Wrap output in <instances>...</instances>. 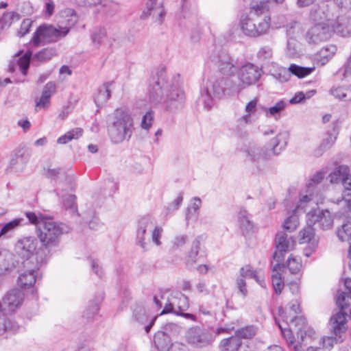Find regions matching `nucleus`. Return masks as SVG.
Masks as SVG:
<instances>
[{
  "mask_svg": "<svg viewBox=\"0 0 351 351\" xmlns=\"http://www.w3.org/2000/svg\"><path fill=\"white\" fill-rule=\"evenodd\" d=\"M261 73V68L247 62L238 69V82L234 81L232 77L210 75L200 90L199 101L208 110L213 106L215 98H220L225 94L239 93L245 88L256 83Z\"/></svg>",
  "mask_w": 351,
  "mask_h": 351,
  "instance_id": "f257e3e1",
  "label": "nucleus"
},
{
  "mask_svg": "<svg viewBox=\"0 0 351 351\" xmlns=\"http://www.w3.org/2000/svg\"><path fill=\"white\" fill-rule=\"evenodd\" d=\"M149 96L152 103L164 102L166 108L173 112L181 109L185 100L184 91L178 85L170 83L163 71L149 80Z\"/></svg>",
  "mask_w": 351,
  "mask_h": 351,
  "instance_id": "f03ea898",
  "label": "nucleus"
},
{
  "mask_svg": "<svg viewBox=\"0 0 351 351\" xmlns=\"http://www.w3.org/2000/svg\"><path fill=\"white\" fill-rule=\"evenodd\" d=\"M68 232V228L63 223L54 221L50 218L41 219L37 228V239L41 243L36 256L40 262H47L51 248L59 245L61 236Z\"/></svg>",
  "mask_w": 351,
  "mask_h": 351,
  "instance_id": "7ed1b4c3",
  "label": "nucleus"
},
{
  "mask_svg": "<svg viewBox=\"0 0 351 351\" xmlns=\"http://www.w3.org/2000/svg\"><path fill=\"white\" fill-rule=\"evenodd\" d=\"M270 22L268 4L260 1L251 5L249 14L241 16L240 25L242 32L246 36L255 38L268 32Z\"/></svg>",
  "mask_w": 351,
  "mask_h": 351,
  "instance_id": "20e7f679",
  "label": "nucleus"
},
{
  "mask_svg": "<svg viewBox=\"0 0 351 351\" xmlns=\"http://www.w3.org/2000/svg\"><path fill=\"white\" fill-rule=\"evenodd\" d=\"M134 119L130 112L117 108L108 117V134L114 144L129 141L134 132Z\"/></svg>",
  "mask_w": 351,
  "mask_h": 351,
  "instance_id": "39448f33",
  "label": "nucleus"
},
{
  "mask_svg": "<svg viewBox=\"0 0 351 351\" xmlns=\"http://www.w3.org/2000/svg\"><path fill=\"white\" fill-rule=\"evenodd\" d=\"M69 33V28H56L50 25H40L34 32L31 43L34 47L42 45L54 43L66 36Z\"/></svg>",
  "mask_w": 351,
  "mask_h": 351,
  "instance_id": "423d86ee",
  "label": "nucleus"
},
{
  "mask_svg": "<svg viewBox=\"0 0 351 351\" xmlns=\"http://www.w3.org/2000/svg\"><path fill=\"white\" fill-rule=\"evenodd\" d=\"M330 326L332 335L324 337L322 339V347L326 349L332 348L334 343L343 341L342 335L346 332L348 328L346 313H337L333 315L330 319Z\"/></svg>",
  "mask_w": 351,
  "mask_h": 351,
  "instance_id": "0eeeda50",
  "label": "nucleus"
},
{
  "mask_svg": "<svg viewBox=\"0 0 351 351\" xmlns=\"http://www.w3.org/2000/svg\"><path fill=\"white\" fill-rule=\"evenodd\" d=\"M245 161L254 171H260L271 159L269 147L259 145H250L245 150Z\"/></svg>",
  "mask_w": 351,
  "mask_h": 351,
  "instance_id": "6e6552de",
  "label": "nucleus"
},
{
  "mask_svg": "<svg viewBox=\"0 0 351 351\" xmlns=\"http://www.w3.org/2000/svg\"><path fill=\"white\" fill-rule=\"evenodd\" d=\"M334 32L333 25L321 22L310 27L304 34L306 42L310 45H317L328 40Z\"/></svg>",
  "mask_w": 351,
  "mask_h": 351,
  "instance_id": "1a4fd4ad",
  "label": "nucleus"
},
{
  "mask_svg": "<svg viewBox=\"0 0 351 351\" xmlns=\"http://www.w3.org/2000/svg\"><path fill=\"white\" fill-rule=\"evenodd\" d=\"M38 240L36 237L29 235L19 238L14 244L16 254L24 261H36Z\"/></svg>",
  "mask_w": 351,
  "mask_h": 351,
  "instance_id": "9d476101",
  "label": "nucleus"
},
{
  "mask_svg": "<svg viewBox=\"0 0 351 351\" xmlns=\"http://www.w3.org/2000/svg\"><path fill=\"white\" fill-rule=\"evenodd\" d=\"M46 262H40L36 255V261H23V269L19 272L17 285L21 288L29 289L34 286L37 279V273L41 265Z\"/></svg>",
  "mask_w": 351,
  "mask_h": 351,
  "instance_id": "9b49d317",
  "label": "nucleus"
},
{
  "mask_svg": "<svg viewBox=\"0 0 351 351\" xmlns=\"http://www.w3.org/2000/svg\"><path fill=\"white\" fill-rule=\"evenodd\" d=\"M334 1H323L311 9L309 19L314 24L326 22L329 23L334 16L333 10L336 9Z\"/></svg>",
  "mask_w": 351,
  "mask_h": 351,
  "instance_id": "f8f14e48",
  "label": "nucleus"
},
{
  "mask_svg": "<svg viewBox=\"0 0 351 351\" xmlns=\"http://www.w3.org/2000/svg\"><path fill=\"white\" fill-rule=\"evenodd\" d=\"M210 60L217 66L219 72L213 75L231 77L236 71V62L226 51H220L211 55Z\"/></svg>",
  "mask_w": 351,
  "mask_h": 351,
  "instance_id": "ddd939ff",
  "label": "nucleus"
},
{
  "mask_svg": "<svg viewBox=\"0 0 351 351\" xmlns=\"http://www.w3.org/2000/svg\"><path fill=\"white\" fill-rule=\"evenodd\" d=\"M189 344L196 348L207 346L213 341V335L206 329L196 326L189 328L186 333Z\"/></svg>",
  "mask_w": 351,
  "mask_h": 351,
  "instance_id": "4468645a",
  "label": "nucleus"
},
{
  "mask_svg": "<svg viewBox=\"0 0 351 351\" xmlns=\"http://www.w3.org/2000/svg\"><path fill=\"white\" fill-rule=\"evenodd\" d=\"M189 306L187 297L182 293H176L168 298L160 315L167 313L181 315L180 313L186 311L189 308Z\"/></svg>",
  "mask_w": 351,
  "mask_h": 351,
  "instance_id": "2eb2a0df",
  "label": "nucleus"
},
{
  "mask_svg": "<svg viewBox=\"0 0 351 351\" xmlns=\"http://www.w3.org/2000/svg\"><path fill=\"white\" fill-rule=\"evenodd\" d=\"M295 245V241L292 237H288V235L283 232H278L276 237V251L274 254V259L277 263L274 265V270L276 269V267L280 266V263L283 259L282 253L287 251L291 250Z\"/></svg>",
  "mask_w": 351,
  "mask_h": 351,
  "instance_id": "dca6fc26",
  "label": "nucleus"
},
{
  "mask_svg": "<svg viewBox=\"0 0 351 351\" xmlns=\"http://www.w3.org/2000/svg\"><path fill=\"white\" fill-rule=\"evenodd\" d=\"M315 69V66L304 67L292 64L288 69L280 67L277 73L273 74V76L280 82H284L289 80L291 73L299 78H302L310 75Z\"/></svg>",
  "mask_w": 351,
  "mask_h": 351,
  "instance_id": "f3484780",
  "label": "nucleus"
},
{
  "mask_svg": "<svg viewBox=\"0 0 351 351\" xmlns=\"http://www.w3.org/2000/svg\"><path fill=\"white\" fill-rule=\"evenodd\" d=\"M306 217L308 224L317 226L323 230L330 229L333 225V219L328 210L311 211Z\"/></svg>",
  "mask_w": 351,
  "mask_h": 351,
  "instance_id": "a211bd4d",
  "label": "nucleus"
},
{
  "mask_svg": "<svg viewBox=\"0 0 351 351\" xmlns=\"http://www.w3.org/2000/svg\"><path fill=\"white\" fill-rule=\"evenodd\" d=\"M154 227V221L151 217H143L138 221L136 241V243L144 250L146 247V237L149 235L148 232H151Z\"/></svg>",
  "mask_w": 351,
  "mask_h": 351,
  "instance_id": "6ab92c4d",
  "label": "nucleus"
},
{
  "mask_svg": "<svg viewBox=\"0 0 351 351\" xmlns=\"http://www.w3.org/2000/svg\"><path fill=\"white\" fill-rule=\"evenodd\" d=\"M24 293L18 289L9 291L3 299L4 309L10 313L14 312L22 304Z\"/></svg>",
  "mask_w": 351,
  "mask_h": 351,
  "instance_id": "aec40b11",
  "label": "nucleus"
},
{
  "mask_svg": "<svg viewBox=\"0 0 351 351\" xmlns=\"http://www.w3.org/2000/svg\"><path fill=\"white\" fill-rule=\"evenodd\" d=\"M332 125V129L328 131L326 136L322 140L319 147L316 150L315 155H321L324 152L332 147L335 143L340 128V123L339 121H333Z\"/></svg>",
  "mask_w": 351,
  "mask_h": 351,
  "instance_id": "412c9836",
  "label": "nucleus"
},
{
  "mask_svg": "<svg viewBox=\"0 0 351 351\" xmlns=\"http://www.w3.org/2000/svg\"><path fill=\"white\" fill-rule=\"evenodd\" d=\"M337 51L336 45H328L320 49L313 55V61L318 66L326 64Z\"/></svg>",
  "mask_w": 351,
  "mask_h": 351,
  "instance_id": "4be33fe9",
  "label": "nucleus"
},
{
  "mask_svg": "<svg viewBox=\"0 0 351 351\" xmlns=\"http://www.w3.org/2000/svg\"><path fill=\"white\" fill-rule=\"evenodd\" d=\"M288 136L287 132H279L274 138L270 140L267 145H265V147H269L271 157L278 155L286 147Z\"/></svg>",
  "mask_w": 351,
  "mask_h": 351,
  "instance_id": "5701e85b",
  "label": "nucleus"
},
{
  "mask_svg": "<svg viewBox=\"0 0 351 351\" xmlns=\"http://www.w3.org/2000/svg\"><path fill=\"white\" fill-rule=\"evenodd\" d=\"M32 56V52L30 50H27L23 56L10 62L8 67L9 71L14 72L16 68H19L23 75H26Z\"/></svg>",
  "mask_w": 351,
  "mask_h": 351,
  "instance_id": "b1692460",
  "label": "nucleus"
},
{
  "mask_svg": "<svg viewBox=\"0 0 351 351\" xmlns=\"http://www.w3.org/2000/svg\"><path fill=\"white\" fill-rule=\"evenodd\" d=\"M152 15L156 21L161 22L165 11L160 3H158L156 0H149L147 3V11H144L141 15L142 19H146L148 16Z\"/></svg>",
  "mask_w": 351,
  "mask_h": 351,
  "instance_id": "393cba45",
  "label": "nucleus"
},
{
  "mask_svg": "<svg viewBox=\"0 0 351 351\" xmlns=\"http://www.w3.org/2000/svg\"><path fill=\"white\" fill-rule=\"evenodd\" d=\"M204 240L203 236L197 237L191 244V247L188 252L186 258V264L188 266H192L196 263L202 256L200 249Z\"/></svg>",
  "mask_w": 351,
  "mask_h": 351,
  "instance_id": "a878e982",
  "label": "nucleus"
},
{
  "mask_svg": "<svg viewBox=\"0 0 351 351\" xmlns=\"http://www.w3.org/2000/svg\"><path fill=\"white\" fill-rule=\"evenodd\" d=\"M15 267L14 255L6 250L0 249V275L10 273Z\"/></svg>",
  "mask_w": 351,
  "mask_h": 351,
  "instance_id": "bb28decb",
  "label": "nucleus"
},
{
  "mask_svg": "<svg viewBox=\"0 0 351 351\" xmlns=\"http://www.w3.org/2000/svg\"><path fill=\"white\" fill-rule=\"evenodd\" d=\"M334 32L343 37L351 36V18L346 16H338Z\"/></svg>",
  "mask_w": 351,
  "mask_h": 351,
  "instance_id": "cd10ccee",
  "label": "nucleus"
},
{
  "mask_svg": "<svg viewBox=\"0 0 351 351\" xmlns=\"http://www.w3.org/2000/svg\"><path fill=\"white\" fill-rule=\"evenodd\" d=\"M313 225H309L300 230L299 233V239L300 243H308L311 248L314 249L318 243V239L316 238L315 230L312 228Z\"/></svg>",
  "mask_w": 351,
  "mask_h": 351,
  "instance_id": "c85d7f7f",
  "label": "nucleus"
},
{
  "mask_svg": "<svg viewBox=\"0 0 351 351\" xmlns=\"http://www.w3.org/2000/svg\"><path fill=\"white\" fill-rule=\"evenodd\" d=\"M257 101L253 99L245 106V110L247 114L243 115L237 120V128H241L252 123L251 114L256 111Z\"/></svg>",
  "mask_w": 351,
  "mask_h": 351,
  "instance_id": "c756f323",
  "label": "nucleus"
},
{
  "mask_svg": "<svg viewBox=\"0 0 351 351\" xmlns=\"http://www.w3.org/2000/svg\"><path fill=\"white\" fill-rule=\"evenodd\" d=\"M60 17L61 21L59 22L62 24L60 27L70 28L75 25L77 21V16L75 11L71 8H66L61 11Z\"/></svg>",
  "mask_w": 351,
  "mask_h": 351,
  "instance_id": "7c9ffc66",
  "label": "nucleus"
},
{
  "mask_svg": "<svg viewBox=\"0 0 351 351\" xmlns=\"http://www.w3.org/2000/svg\"><path fill=\"white\" fill-rule=\"evenodd\" d=\"M112 84V82L105 83L98 88L97 93L95 97V103L97 106H102L109 100L111 96L110 86Z\"/></svg>",
  "mask_w": 351,
  "mask_h": 351,
  "instance_id": "2f4dec72",
  "label": "nucleus"
},
{
  "mask_svg": "<svg viewBox=\"0 0 351 351\" xmlns=\"http://www.w3.org/2000/svg\"><path fill=\"white\" fill-rule=\"evenodd\" d=\"M19 328V325L18 323L11 317L5 315L0 316V335H3L5 332L14 333Z\"/></svg>",
  "mask_w": 351,
  "mask_h": 351,
  "instance_id": "473e14b6",
  "label": "nucleus"
},
{
  "mask_svg": "<svg viewBox=\"0 0 351 351\" xmlns=\"http://www.w3.org/2000/svg\"><path fill=\"white\" fill-rule=\"evenodd\" d=\"M241 346V340L234 335L223 339L220 342L219 349L221 351H238Z\"/></svg>",
  "mask_w": 351,
  "mask_h": 351,
  "instance_id": "72a5a7b5",
  "label": "nucleus"
},
{
  "mask_svg": "<svg viewBox=\"0 0 351 351\" xmlns=\"http://www.w3.org/2000/svg\"><path fill=\"white\" fill-rule=\"evenodd\" d=\"M154 342L159 351H165L171 342V338L166 332L158 331L154 335Z\"/></svg>",
  "mask_w": 351,
  "mask_h": 351,
  "instance_id": "f704fd0d",
  "label": "nucleus"
},
{
  "mask_svg": "<svg viewBox=\"0 0 351 351\" xmlns=\"http://www.w3.org/2000/svg\"><path fill=\"white\" fill-rule=\"evenodd\" d=\"M92 40L98 46L104 45L110 47L112 45V40L108 38L105 29H99L92 35Z\"/></svg>",
  "mask_w": 351,
  "mask_h": 351,
  "instance_id": "c9c22d12",
  "label": "nucleus"
},
{
  "mask_svg": "<svg viewBox=\"0 0 351 351\" xmlns=\"http://www.w3.org/2000/svg\"><path fill=\"white\" fill-rule=\"evenodd\" d=\"M238 221L243 234L250 232L254 227L253 223L249 218L248 213L245 209L241 208L238 215Z\"/></svg>",
  "mask_w": 351,
  "mask_h": 351,
  "instance_id": "e433bc0d",
  "label": "nucleus"
},
{
  "mask_svg": "<svg viewBox=\"0 0 351 351\" xmlns=\"http://www.w3.org/2000/svg\"><path fill=\"white\" fill-rule=\"evenodd\" d=\"M21 16L15 12H5L0 17V29H8L12 24L20 20Z\"/></svg>",
  "mask_w": 351,
  "mask_h": 351,
  "instance_id": "4c0bfd02",
  "label": "nucleus"
},
{
  "mask_svg": "<svg viewBox=\"0 0 351 351\" xmlns=\"http://www.w3.org/2000/svg\"><path fill=\"white\" fill-rule=\"evenodd\" d=\"M29 159V154L25 151H19L10 160V166L12 169L18 170L23 168Z\"/></svg>",
  "mask_w": 351,
  "mask_h": 351,
  "instance_id": "58836bf2",
  "label": "nucleus"
},
{
  "mask_svg": "<svg viewBox=\"0 0 351 351\" xmlns=\"http://www.w3.org/2000/svg\"><path fill=\"white\" fill-rule=\"evenodd\" d=\"M23 219L16 218L3 226L0 230V238L11 236L15 229L23 224Z\"/></svg>",
  "mask_w": 351,
  "mask_h": 351,
  "instance_id": "ea45409f",
  "label": "nucleus"
},
{
  "mask_svg": "<svg viewBox=\"0 0 351 351\" xmlns=\"http://www.w3.org/2000/svg\"><path fill=\"white\" fill-rule=\"evenodd\" d=\"M350 171L348 167L346 165H340L335 168L334 171L330 173L329 178L331 183L341 182L343 178L348 175Z\"/></svg>",
  "mask_w": 351,
  "mask_h": 351,
  "instance_id": "a19ab883",
  "label": "nucleus"
},
{
  "mask_svg": "<svg viewBox=\"0 0 351 351\" xmlns=\"http://www.w3.org/2000/svg\"><path fill=\"white\" fill-rule=\"evenodd\" d=\"M336 302L338 307L341 310L339 313H346V317H347V313L345 312L344 311L351 304V294L346 292L340 293L337 298Z\"/></svg>",
  "mask_w": 351,
  "mask_h": 351,
  "instance_id": "79ce46f5",
  "label": "nucleus"
},
{
  "mask_svg": "<svg viewBox=\"0 0 351 351\" xmlns=\"http://www.w3.org/2000/svg\"><path fill=\"white\" fill-rule=\"evenodd\" d=\"M337 237L341 241L351 239V217H348L341 228L337 230Z\"/></svg>",
  "mask_w": 351,
  "mask_h": 351,
  "instance_id": "37998d69",
  "label": "nucleus"
},
{
  "mask_svg": "<svg viewBox=\"0 0 351 351\" xmlns=\"http://www.w3.org/2000/svg\"><path fill=\"white\" fill-rule=\"evenodd\" d=\"M55 56H56V49L50 47L40 50L34 56L33 58L40 62H46L51 60Z\"/></svg>",
  "mask_w": 351,
  "mask_h": 351,
  "instance_id": "c03bdc74",
  "label": "nucleus"
},
{
  "mask_svg": "<svg viewBox=\"0 0 351 351\" xmlns=\"http://www.w3.org/2000/svg\"><path fill=\"white\" fill-rule=\"evenodd\" d=\"M330 93L337 99L347 101L351 100V88L337 87L330 89Z\"/></svg>",
  "mask_w": 351,
  "mask_h": 351,
  "instance_id": "a18cd8bd",
  "label": "nucleus"
},
{
  "mask_svg": "<svg viewBox=\"0 0 351 351\" xmlns=\"http://www.w3.org/2000/svg\"><path fill=\"white\" fill-rule=\"evenodd\" d=\"M280 267L281 265L276 267L275 271L273 269V274L271 275L272 285L276 293L278 295L281 293L282 289L284 287V282L280 274L278 271V269H280Z\"/></svg>",
  "mask_w": 351,
  "mask_h": 351,
  "instance_id": "49530a36",
  "label": "nucleus"
},
{
  "mask_svg": "<svg viewBox=\"0 0 351 351\" xmlns=\"http://www.w3.org/2000/svg\"><path fill=\"white\" fill-rule=\"evenodd\" d=\"M287 103L284 100L278 101L274 106L265 108V111L267 117L271 116L276 117L279 116L281 111L285 109Z\"/></svg>",
  "mask_w": 351,
  "mask_h": 351,
  "instance_id": "de8ad7c7",
  "label": "nucleus"
},
{
  "mask_svg": "<svg viewBox=\"0 0 351 351\" xmlns=\"http://www.w3.org/2000/svg\"><path fill=\"white\" fill-rule=\"evenodd\" d=\"M256 334V329L252 326H247L239 328L235 331L234 336L240 339H250L254 336Z\"/></svg>",
  "mask_w": 351,
  "mask_h": 351,
  "instance_id": "09e8293b",
  "label": "nucleus"
},
{
  "mask_svg": "<svg viewBox=\"0 0 351 351\" xmlns=\"http://www.w3.org/2000/svg\"><path fill=\"white\" fill-rule=\"evenodd\" d=\"M287 267L291 274H297L302 267L300 258L290 256L287 261Z\"/></svg>",
  "mask_w": 351,
  "mask_h": 351,
  "instance_id": "8fccbe9b",
  "label": "nucleus"
},
{
  "mask_svg": "<svg viewBox=\"0 0 351 351\" xmlns=\"http://www.w3.org/2000/svg\"><path fill=\"white\" fill-rule=\"evenodd\" d=\"M299 224V219L296 215L289 217L284 222L283 227L289 232L295 230Z\"/></svg>",
  "mask_w": 351,
  "mask_h": 351,
  "instance_id": "3c124183",
  "label": "nucleus"
},
{
  "mask_svg": "<svg viewBox=\"0 0 351 351\" xmlns=\"http://www.w3.org/2000/svg\"><path fill=\"white\" fill-rule=\"evenodd\" d=\"M154 112L152 110L147 112L142 118L141 123V128L145 130H149L154 123Z\"/></svg>",
  "mask_w": 351,
  "mask_h": 351,
  "instance_id": "603ef678",
  "label": "nucleus"
},
{
  "mask_svg": "<svg viewBox=\"0 0 351 351\" xmlns=\"http://www.w3.org/2000/svg\"><path fill=\"white\" fill-rule=\"evenodd\" d=\"M202 205V201L199 197H195L193 199L191 206L188 208L186 214V219L188 221L191 219L193 214H196Z\"/></svg>",
  "mask_w": 351,
  "mask_h": 351,
  "instance_id": "864d4df0",
  "label": "nucleus"
},
{
  "mask_svg": "<svg viewBox=\"0 0 351 351\" xmlns=\"http://www.w3.org/2000/svg\"><path fill=\"white\" fill-rule=\"evenodd\" d=\"M32 23L33 21L30 19H24L21 25L19 30L17 32V36L23 37L29 33Z\"/></svg>",
  "mask_w": 351,
  "mask_h": 351,
  "instance_id": "5fc2aeb1",
  "label": "nucleus"
},
{
  "mask_svg": "<svg viewBox=\"0 0 351 351\" xmlns=\"http://www.w3.org/2000/svg\"><path fill=\"white\" fill-rule=\"evenodd\" d=\"M273 54L272 49L269 46L262 47L257 53V58L261 60H268Z\"/></svg>",
  "mask_w": 351,
  "mask_h": 351,
  "instance_id": "6e6d98bb",
  "label": "nucleus"
},
{
  "mask_svg": "<svg viewBox=\"0 0 351 351\" xmlns=\"http://www.w3.org/2000/svg\"><path fill=\"white\" fill-rule=\"evenodd\" d=\"M133 317L136 321L141 324H145L147 320L146 312L142 308L135 309L133 313Z\"/></svg>",
  "mask_w": 351,
  "mask_h": 351,
  "instance_id": "4d7b16f0",
  "label": "nucleus"
},
{
  "mask_svg": "<svg viewBox=\"0 0 351 351\" xmlns=\"http://www.w3.org/2000/svg\"><path fill=\"white\" fill-rule=\"evenodd\" d=\"M298 44L295 39L289 38L287 40V52L290 56H295L298 54Z\"/></svg>",
  "mask_w": 351,
  "mask_h": 351,
  "instance_id": "13d9d810",
  "label": "nucleus"
},
{
  "mask_svg": "<svg viewBox=\"0 0 351 351\" xmlns=\"http://www.w3.org/2000/svg\"><path fill=\"white\" fill-rule=\"evenodd\" d=\"M187 240L188 237L186 235L182 234L176 236L172 241L173 248L177 250L182 247L187 242Z\"/></svg>",
  "mask_w": 351,
  "mask_h": 351,
  "instance_id": "bf43d9fd",
  "label": "nucleus"
},
{
  "mask_svg": "<svg viewBox=\"0 0 351 351\" xmlns=\"http://www.w3.org/2000/svg\"><path fill=\"white\" fill-rule=\"evenodd\" d=\"M162 232V228L156 226L154 223V227L152 230V241L156 245H160V239L161 238Z\"/></svg>",
  "mask_w": 351,
  "mask_h": 351,
  "instance_id": "052dcab7",
  "label": "nucleus"
},
{
  "mask_svg": "<svg viewBox=\"0 0 351 351\" xmlns=\"http://www.w3.org/2000/svg\"><path fill=\"white\" fill-rule=\"evenodd\" d=\"M263 288H266L264 272L261 269H256L252 278Z\"/></svg>",
  "mask_w": 351,
  "mask_h": 351,
  "instance_id": "680f3d73",
  "label": "nucleus"
},
{
  "mask_svg": "<svg viewBox=\"0 0 351 351\" xmlns=\"http://www.w3.org/2000/svg\"><path fill=\"white\" fill-rule=\"evenodd\" d=\"M263 288H266L264 272L261 269H256L252 278Z\"/></svg>",
  "mask_w": 351,
  "mask_h": 351,
  "instance_id": "e2e57ef3",
  "label": "nucleus"
},
{
  "mask_svg": "<svg viewBox=\"0 0 351 351\" xmlns=\"http://www.w3.org/2000/svg\"><path fill=\"white\" fill-rule=\"evenodd\" d=\"M25 216L32 224L38 225V226L40 225L41 219H47L46 217H43V215H40L38 216L33 212L25 213Z\"/></svg>",
  "mask_w": 351,
  "mask_h": 351,
  "instance_id": "0e129e2a",
  "label": "nucleus"
},
{
  "mask_svg": "<svg viewBox=\"0 0 351 351\" xmlns=\"http://www.w3.org/2000/svg\"><path fill=\"white\" fill-rule=\"evenodd\" d=\"M99 311L98 304L91 302L88 308L84 313V316L86 317L87 319L91 318L94 315L97 314Z\"/></svg>",
  "mask_w": 351,
  "mask_h": 351,
  "instance_id": "69168bd1",
  "label": "nucleus"
},
{
  "mask_svg": "<svg viewBox=\"0 0 351 351\" xmlns=\"http://www.w3.org/2000/svg\"><path fill=\"white\" fill-rule=\"evenodd\" d=\"M256 270L250 265H246L240 269L239 274L243 278H251Z\"/></svg>",
  "mask_w": 351,
  "mask_h": 351,
  "instance_id": "338daca9",
  "label": "nucleus"
},
{
  "mask_svg": "<svg viewBox=\"0 0 351 351\" xmlns=\"http://www.w3.org/2000/svg\"><path fill=\"white\" fill-rule=\"evenodd\" d=\"M298 23L295 21H292L287 23L286 25L287 34L290 37L293 38L298 32Z\"/></svg>",
  "mask_w": 351,
  "mask_h": 351,
  "instance_id": "774afa93",
  "label": "nucleus"
}]
</instances>
